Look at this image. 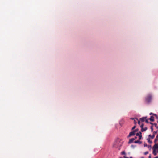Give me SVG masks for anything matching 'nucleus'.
<instances>
[{"mask_svg": "<svg viewBox=\"0 0 158 158\" xmlns=\"http://www.w3.org/2000/svg\"><path fill=\"white\" fill-rule=\"evenodd\" d=\"M138 130L137 129H135V131H135V132H137L138 131Z\"/></svg>", "mask_w": 158, "mask_h": 158, "instance_id": "obj_27", "label": "nucleus"}, {"mask_svg": "<svg viewBox=\"0 0 158 158\" xmlns=\"http://www.w3.org/2000/svg\"><path fill=\"white\" fill-rule=\"evenodd\" d=\"M139 135H141L142 134V133L141 132H139Z\"/></svg>", "mask_w": 158, "mask_h": 158, "instance_id": "obj_31", "label": "nucleus"}, {"mask_svg": "<svg viewBox=\"0 0 158 158\" xmlns=\"http://www.w3.org/2000/svg\"><path fill=\"white\" fill-rule=\"evenodd\" d=\"M135 139L134 138H132L130 139L128 142V143H131L133 142Z\"/></svg>", "mask_w": 158, "mask_h": 158, "instance_id": "obj_6", "label": "nucleus"}, {"mask_svg": "<svg viewBox=\"0 0 158 158\" xmlns=\"http://www.w3.org/2000/svg\"><path fill=\"white\" fill-rule=\"evenodd\" d=\"M154 158H158V156H156V157H154Z\"/></svg>", "mask_w": 158, "mask_h": 158, "instance_id": "obj_32", "label": "nucleus"}, {"mask_svg": "<svg viewBox=\"0 0 158 158\" xmlns=\"http://www.w3.org/2000/svg\"><path fill=\"white\" fill-rule=\"evenodd\" d=\"M148 148H150V149H151V145H148Z\"/></svg>", "mask_w": 158, "mask_h": 158, "instance_id": "obj_25", "label": "nucleus"}, {"mask_svg": "<svg viewBox=\"0 0 158 158\" xmlns=\"http://www.w3.org/2000/svg\"><path fill=\"white\" fill-rule=\"evenodd\" d=\"M142 137V135H140L139 137V140H140L141 139Z\"/></svg>", "mask_w": 158, "mask_h": 158, "instance_id": "obj_16", "label": "nucleus"}, {"mask_svg": "<svg viewBox=\"0 0 158 158\" xmlns=\"http://www.w3.org/2000/svg\"><path fill=\"white\" fill-rule=\"evenodd\" d=\"M131 119L134 120V124H136L137 123L136 121L138 120V119L136 118H131Z\"/></svg>", "mask_w": 158, "mask_h": 158, "instance_id": "obj_11", "label": "nucleus"}, {"mask_svg": "<svg viewBox=\"0 0 158 158\" xmlns=\"http://www.w3.org/2000/svg\"><path fill=\"white\" fill-rule=\"evenodd\" d=\"M139 135H139V133H137L136 134V136H139Z\"/></svg>", "mask_w": 158, "mask_h": 158, "instance_id": "obj_22", "label": "nucleus"}, {"mask_svg": "<svg viewBox=\"0 0 158 158\" xmlns=\"http://www.w3.org/2000/svg\"><path fill=\"white\" fill-rule=\"evenodd\" d=\"M148 142L150 143H152V142L150 140V139L149 138H148L147 139Z\"/></svg>", "mask_w": 158, "mask_h": 158, "instance_id": "obj_13", "label": "nucleus"}, {"mask_svg": "<svg viewBox=\"0 0 158 158\" xmlns=\"http://www.w3.org/2000/svg\"><path fill=\"white\" fill-rule=\"evenodd\" d=\"M146 118V117H143L142 118H140V119L142 122H144Z\"/></svg>", "mask_w": 158, "mask_h": 158, "instance_id": "obj_8", "label": "nucleus"}, {"mask_svg": "<svg viewBox=\"0 0 158 158\" xmlns=\"http://www.w3.org/2000/svg\"><path fill=\"white\" fill-rule=\"evenodd\" d=\"M155 127L156 128H158V126L157 125V124L156 123H155L154 124V125Z\"/></svg>", "mask_w": 158, "mask_h": 158, "instance_id": "obj_15", "label": "nucleus"}, {"mask_svg": "<svg viewBox=\"0 0 158 158\" xmlns=\"http://www.w3.org/2000/svg\"><path fill=\"white\" fill-rule=\"evenodd\" d=\"M149 120L152 122L154 120V117H153V116H151L149 119Z\"/></svg>", "mask_w": 158, "mask_h": 158, "instance_id": "obj_10", "label": "nucleus"}, {"mask_svg": "<svg viewBox=\"0 0 158 158\" xmlns=\"http://www.w3.org/2000/svg\"><path fill=\"white\" fill-rule=\"evenodd\" d=\"M144 147H147V146H148V145L147 144L145 143L144 144Z\"/></svg>", "mask_w": 158, "mask_h": 158, "instance_id": "obj_26", "label": "nucleus"}, {"mask_svg": "<svg viewBox=\"0 0 158 158\" xmlns=\"http://www.w3.org/2000/svg\"><path fill=\"white\" fill-rule=\"evenodd\" d=\"M148 153V152L146 151L144 153V154L146 155Z\"/></svg>", "mask_w": 158, "mask_h": 158, "instance_id": "obj_20", "label": "nucleus"}, {"mask_svg": "<svg viewBox=\"0 0 158 158\" xmlns=\"http://www.w3.org/2000/svg\"><path fill=\"white\" fill-rule=\"evenodd\" d=\"M138 123L139 125H140V120H138Z\"/></svg>", "mask_w": 158, "mask_h": 158, "instance_id": "obj_23", "label": "nucleus"}, {"mask_svg": "<svg viewBox=\"0 0 158 158\" xmlns=\"http://www.w3.org/2000/svg\"><path fill=\"white\" fill-rule=\"evenodd\" d=\"M124 158H129L128 157H127L125 156H124Z\"/></svg>", "mask_w": 158, "mask_h": 158, "instance_id": "obj_30", "label": "nucleus"}, {"mask_svg": "<svg viewBox=\"0 0 158 158\" xmlns=\"http://www.w3.org/2000/svg\"><path fill=\"white\" fill-rule=\"evenodd\" d=\"M119 158H124V157H123H123H120Z\"/></svg>", "mask_w": 158, "mask_h": 158, "instance_id": "obj_35", "label": "nucleus"}, {"mask_svg": "<svg viewBox=\"0 0 158 158\" xmlns=\"http://www.w3.org/2000/svg\"><path fill=\"white\" fill-rule=\"evenodd\" d=\"M135 131H132L130 132L129 134V135L128 136V137H131L132 136L134 135L135 134Z\"/></svg>", "mask_w": 158, "mask_h": 158, "instance_id": "obj_5", "label": "nucleus"}, {"mask_svg": "<svg viewBox=\"0 0 158 158\" xmlns=\"http://www.w3.org/2000/svg\"><path fill=\"white\" fill-rule=\"evenodd\" d=\"M144 124L143 123L140 126V127L141 128V131L142 132H143L144 131H146L147 129V127H145V129H144L143 128Z\"/></svg>", "mask_w": 158, "mask_h": 158, "instance_id": "obj_3", "label": "nucleus"}, {"mask_svg": "<svg viewBox=\"0 0 158 158\" xmlns=\"http://www.w3.org/2000/svg\"><path fill=\"white\" fill-rule=\"evenodd\" d=\"M121 154L122 155H125L126 154V153L124 151H122L121 152Z\"/></svg>", "mask_w": 158, "mask_h": 158, "instance_id": "obj_19", "label": "nucleus"}, {"mask_svg": "<svg viewBox=\"0 0 158 158\" xmlns=\"http://www.w3.org/2000/svg\"><path fill=\"white\" fill-rule=\"evenodd\" d=\"M152 96L151 94H148L145 97V102L149 104L152 101Z\"/></svg>", "mask_w": 158, "mask_h": 158, "instance_id": "obj_1", "label": "nucleus"}, {"mask_svg": "<svg viewBox=\"0 0 158 158\" xmlns=\"http://www.w3.org/2000/svg\"><path fill=\"white\" fill-rule=\"evenodd\" d=\"M136 138H137V137H135L134 139H136Z\"/></svg>", "mask_w": 158, "mask_h": 158, "instance_id": "obj_33", "label": "nucleus"}, {"mask_svg": "<svg viewBox=\"0 0 158 158\" xmlns=\"http://www.w3.org/2000/svg\"><path fill=\"white\" fill-rule=\"evenodd\" d=\"M157 133V131H154L153 132V134L152 135H149V136L151 137L152 139H153L154 138L155 135Z\"/></svg>", "mask_w": 158, "mask_h": 158, "instance_id": "obj_4", "label": "nucleus"}, {"mask_svg": "<svg viewBox=\"0 0 158 158\" xmlns=\"http://www.w3.org/2000/svg\"><path fill=\"white\" fill-rule=\"evenodd\" d=\"M151 129L152 132L153 131V126H151Z\"/></svg>", "mask_w": 158, "mask_h": 158, "instance_id": "obj_18", "label": "nucleus"}, {"mask_svg": "<svg viewBox=\"0 0 158 158\" xmlns=\"http://www.w3.org/2000/svg\"><path fill=\"white\" fill-rule=\"evenodd\" d=\"M119 140L118 139L114 143L113 146L115 148H118L119 146H120L121 145V144H119Z\"/></svg>", "mask_w": 158, "mask_h": 158, "instance_id": "obj_2", "label": "nucleus"}, {"mask_svg": "<svg viewBox=\"0 0 158 158\" xmlns=\"http://www.w3.org/2000/svg\"><path fill=\"white\" fill-rule=\"evenodd\" d=\"M134 143H141V142L139 141V140H137L135 141L134 142Z\"/></svg>", "mask_w": 158, "mask_h": 158, "instance_id": "obj_14", "label": "nucleus"}, {"mask_svg": "<svg viewBox=\"0 0 158 158\" xmlns=\"http://www.w3.org/2000/svg\"><path fill=\"white\" fill-rule=\"evenodd\" d=\"M150 123L151 124H152V125H154V124H153L152 123H151V122H150Z\"/></svg>", "mask_w": 158, "mask_h": 158, "instance_id": "obj_29", "label": "nucleus"}, {"mask_svg": "<svg viewBox=\"0 0 158 158\" xmlns=\"http://www.w3.org/2000/svg\"><path fill=\"white\" fill-rule=\"evenodd\" d=\"M148 158H151V154H150V155L148 157Z\"/></svg>", "mask_w": 158, "mask_h": 158, "instance_id": "obj_28", "label": "nucleus"}, {"mask_svg": "<svg viewBox=\"0 0 158 158\" xmlns=\"http://www.w3.org/2000/svg\"><path fill=\"white\" fill-rule=\"evenodd\" d=\"M130 158H133L132 157H130Z\"/></svg>", "mask_w": 158, "mask_h": 158, "instance_id": "obj_34", "label": "nucleus"}, {"mask_svg": "<svg viewBox=\"0 0 158 158\" xmlns=\"http://www.w3.org/2000/svg\"><path fill=\"white\" fill-rule=\"evenodd\" d=\"M135 127H136V126L135 125L132 128V130H133L134 129H135Z\"/></svg>", "mask_w": 158, "mask_h": 158, "instance_id": "obj_21", "label": "nucleus"}, {"mask_svg": "<svg viewBox=\"0 0 158 158\" xmlns=\"http://www.w3.org/2000/svg\"><path fill=\"white\" fill-rule=\"evenodd\" d=\"M153 153L154 155H157L156 149H153Z\"/></svg>", "mask_w": 158, "mask_h": 158, "instance_id": "obj_9", "label": "nucleus"}, {"mask_svg": "<svg viewBox=\"0 0 158 158\" xmlns=\"http://www.w3.org/2000/svg\"><path fill=\"white\" fill-rule=\"evenodd\" d=\"M150 115H151V114H153L154 116H155L156 117H157V115L156 114H153V113L151 112L150 113Z\"/></svg>", "mask_w": 158, "mask_h": 158, "instance_id": "obj_17", "label": "nucleus"}, {"mask_svg": "<svg viewBox=\"0 0 158 158\" xmlns=\"http://www.w3.org/2000/svg\"><path fill=\"white\" fill-rule=\"evenodd\" d=\"M145 122L147 123H148V120L147 119H146L145 120Z\"/></svg>", "mask_w": 158, "mask_h": 158, "instance_id": "obj_24", "label": "nucleus"}, {"mask_svg": "<svg viewBox=\"0 0 158 158\" xmlns=\"http://www.w3.org/2000/svg\"><path fill=\"white\" fill-rule=\"evenodd\" d=\"M158 134L157 135V136H156V138L155 139L154 142L155 143H156V142L158 141Z\"/></svg>", "mask_w": 158, "mask_h": 158, "instance_id": "obj_12", "label": "nucleus"}, {"mask_svg": "<svg viewBox=\"0 0 158 158\" xmlns=\"http://www.w3.org/2000/svg\"><path fill=\"white\" fill-rule=\"evenodd\" d=\"M158 148V144H157L156 143L153 146L152 149H157Z\"/></svg>", "mask_w": 158, "mask_h": 158, "instance_id": "obj_7", "label": "nucleus"}]
</instances>
